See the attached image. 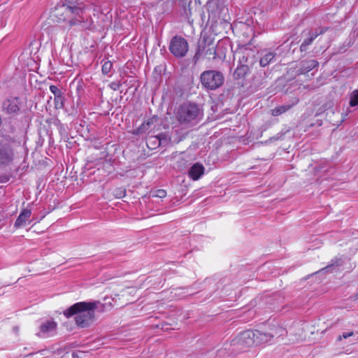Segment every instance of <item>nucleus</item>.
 Returning a JSON list of instances; mask_svg holds the SVG:
<instances>
[{
  "label": "nucleus",
  "instance_id": "obj_10",
  "mask_svg": "<svg viewBox=\"0 0 358 358\" xmlns=\"http://www.w3.org/2000/svg\"><path fill=\"white\" fill-rule=\"evenodd\" d=\"M318 64V62L315 59L303 61L301 63L300 68L296 71V73L298 75L306 74L316 68Z\"/></svg>",
  "mask_w": 358,
  "mask_h": 358
},
{
  "label": "nucleus",
  "instance_id": "obj_8",
  "mask_svg": "<svg viewBox=\"0 0 358 358\" xmlns=\"http://www.w3.org/2000/svg\"><path fill=\"white\" fill-rule=\"evenodd\" d=\"M57 324L52 319H48L42 321L36 335L41 338H48L54 336L57 331Z\"/></svg>",
  "mask_w": 358,
  "mask_h": 358
},
{
  "label": "nucleus",
  "instance_id": "obj_11",
  "mask_svg": "<svg viewBox=\"0 0 358 358\" xmlns=\"http://www.w3.org/2000/svg\"><path fill=\"white\" fill-rule=\"evenodd\" d=\"M31 211L29 209H23L15 222V227L19 228L27 225L29 222Z\"/></svg>",
  "mask_w": 358,
  "mask_h": 358
},
{
  "label": "nucleus",
  "instance_id": "obj_18",
  "mask_svg": "<svg viewBox=\"0 0 358 358\" xmlns=\"http://www.w3.org/2000/svg\"><path fill=\"white\" fill-rule=\"evenodd\" d=\"M289 108H290V106H287V105L280 106L279 107H276L275 108L273 109L271 114L273 116H278V115H281L282 113H285Z\"/></svg>",
  "mask_w": 358,
  "mask_h": 358
},
{
  "label": "nucleus",
  "instance_id": "obj_15",
  "mask_svg": "<svg viewBox=\"0 0 358 358\" xmlns=\"http://www.w3.org/2000/svg\"><path fill=\"white\" fill-rule=\"evenodd\" d=\"M276 54L273 52H268L264 54L259 60V64L262 67H266L275 60Z\"/></svg>",
  "mask_w": 358,
  "mask_h": 358
},
{
  "label": "nucleus",
  "instance_id": "obj_22",
  "mask_svg": "<svg viewBox=\"0 0 358 358\" xmlns=\"http://www.w3.org/2000/svg\"><path fill=\"white\" fill-rule=\"evenodd\" d=\"M152 197L164 198L166 196V192L164 189H159L150 192Z\"/></svg>",
  "mask_w": 358,
  "mask_h": 358
},
{
  "label": "nucleus",
  "instance_id": "obj_2",
  "mask_svg": "<svg viewBox=\"0 0 358 358\" xmlns=\"http://www.w3.org/2000/svg\"><path fill=\"white\" fill-rule=\"evenodd\" d=\"M99 302H78L64 311L67 317L75 315L76 323L80 327H89L94 321V311L99 308Z\"/></svg>",
  "mask_w": 358,
  "mask_h": 358
},
{
  "label": "nucleus",
  "instance_id": "obj_30",
  "mask_svg": "<svg viewBox=\"0 0 358 358\" xmlns=\"http://www.w3.org/2000/svg\"><path fill=\"white\" fill-rule=\"evenodd\" d=\"M55 100H56V101H57V105H59V102L61 103V101H60L59 99V100H58V99H55ZM62 106V104L60 103V106Z\"/></svg>",
  "mask_w": 358,
  "mask_h": 358
},
{
  "label": "nucleus",
  "instance_id": "obj_6",
  "mask_svg": "<svg viewBox=\"0 0 358 358\" xmlns=\"http://www.w3.org/2000/svg\"><path fill=\"white\" fill-rule=\"evenodd\" d=\"M189 45L186 39L176 36L172 38L170 45V52L176 57H183L188 51Z\"/></svg>",
  "mask_w": 358,
  "mask_h": 358
},
{
  "label": "nucleus",
  "instance_id": "obj_34",
  "mask_svg": "<svg viewBox=\"0 0 358 358\" xmlns=\"http://www.w3.org/2000/svg\"><path fill=\"white\" fill-rule=\"evenodd\" d=\"M112 85H113V90H116V87H115V85H115V84H114V83H112Z\"/></svg>",
  "mask_w": 358,
  "mask_h": 358
},
{
  "label": "nucleus",
  "instance_id": "obj_5",
  "mask_svg": "<svg viewBox=\"0 0 358 358\" xmlns=\"http://www.w3.org/2000/svg\"><path fill=\"white\" fill-rule=\"evenodd\" d=\"M202 86L210 90H215L222 85L224 78L223 74L217 71L208 70L200 76Z\"/></svg>",
  "mask_w": 358,
  "mask_h": 358
},
{
  "label": "nucleus",
  "instance_id": "obj_27",
  "mask_svg": "<svg viewBox=\"0 0 358 358\" xmlns=\"http://www.w3.org/2000/svg\"><path fill=\"white\" fill-rule=\"evenodd\" d=\"M152 139H153V140H154V142H155V143H158V144H160V140H159V138L158 137H157V136L151 137V138H150V140H152Z\"/></svg>",
  "mask_w": 358,
  "mask_h": 358
},
{
  "label": "nucleus",
  "instance_id": "obj_20",
  "mask_svg": "<svg viewBox=\"0 0 358 358\" xmlns=\"http://www.w3.org/2000/svg\"><path fill=\"white\" fill-rule=\"evenodd\" d=\"M102 62V73L105 75H108L112 70L113 64L110 61H103Z\"/></svg>",
  "mask_w": 358,
  "mask_h": 358
},
{
  "label": "nucleus",
  "instance_id": "obj_29",
  "mask_svg": "<svg viewBox=\"0 0 358 358\" xmlns=\"http://www.w3.org/2000/svg\"><path fill=\"white\" fill-rule=\"evenodd\" d=\"M55 100H56V101H57V105H59V102L61 103V101H60L59 99V100H58V99H55ZM62 106V104L60 103V106Z\"/></svg>",
  "mask_w": 358,
  "mask_h": 358
},
{
  "label": "nucleus",
  "instance_id": "obj_19",
  "mask_svg": "<svg viewBox=\"0 0 358 358\" xmlns=\"http://www.w3.org/2000/svg\"><path fill=\"white\" fill-rule=\"evenodd\" d=\"M50 92L55 95V99H59L61 101V104L62 103V93L61 90L55 85L50 86Z\"/></svg>",
  "mask_w": 358,
  "mask_h": 358
},
{
  "label": "nucleus",
  "instance_id": "obj_7",
  "mask_svg": "<svg viewBox=\"0 0 358 358\" xmlns=\"http://www.w3.org/2000/svg\"><path fill=\"white\" fill-rule=\"evenodd\" d=\"M253 330H246L238 334L232 341L231 345L238 349H244L255 345Z\"/></svg>",
  "mask_w": 358,
  "mask_h": 358
},
{
  "label": "nucleus",
  "instance_id": "obj_25",
  "mask_svg": "<svg viewBox=\"0 0 358 358\" xmlns=\"http://www.w3.org/2000/svg\"><path fill=\"white\" fill-rule=\"evenodd\" d=\"M125 195V190L124 189H120V191H118L116 194H115V196L118 198H121V197H123Z\"/></svg>",
  "mask_w": 358,
  "mask_h": 358
},
{
  "label": "nucleus",
  "instance_id": "obj_23",
  "mask_svg": "<svg viewBox=\"0 0 358 358\" xmlns=\"http://www.w3.org/2000/svg\"><path fill=\"white\" fill-rule=\"evenodd\" d=\"M328 30L327 27H320L319 29H315V31H310L308 35H310L315 39L318 36L323 34Z\"/></svg>",
  "mask_w": 358,
  "mask_h": 358
},
{
  "label": "nucleus",
  "instance_id": "obj_33",
  "mask_svg": "<svg viewBox=\"0 0 358 358\" xmlns=\"http://www.w3.org/2000/svg\"><path fill=\"white\" fill-rule=\"evenodd\" d=\"M112 85H113V90H116V87H115V85H115V84H114V83H112Z\"/></svg>",
  "mask_w": 358,
  "mask_h": 358
},
{
  "label": "nucleus",
  "instance_id": "obj_3",
  "mask_svg": "<svg viewBox=\"0 0 358 358\" xmlns=\"http://www.w3.org/2000/svg\"><path fill=\"white\" fill-rule=\"evenodd\" d=\"M180 124L187 126L196 124L201 117V113L196 104L186 103L180 106L176 113Z\"/></svg>",
  "mask_w": 358,
  "mask_h": 358
},
{
  "label": "nucleus",
  "instance_id": "obj_4",
  "mask_svg": "<svg viewBox=\"0 0 358 358\" xmlns=\"http://www.w3.org/2000/svg\"><path fill=\"white\" fill-rule=\"evenodd\" d=\"M20 145V143L13 138H6L4 142L0 143V169L11 166L15 158L14 145Z\"/></svg>",
  "mask_w": 358,
  "mask_h": 358
},
{
  "label": "nucleus",
  "instance_id": "obj_14",
  "mask_svg": "<svg viewBox=\"0 0 358 358\" xmlns=\"http://www.w3.org/2000/svg\"><path fill=\"white\" fill-rule=\"evenodd\" d=\"M204 172V167L200 164H194L189 171V176L192 179H198Z\"/></svg>",
  "mask_w": 358,
  "mask_h": 358
},
{
  "label": "nucleus",
  "instance_id": "obj_31",
  "mask_svg": "<svg viewBox=\"0 0 358 358\" xmlns=\"http://www.w3.org/2000/svg\"><path fill=\"white\" fill-rule=\"evenodd\" d=\"M243 62H247V59L245 60V56H243V58L241 59Z\"/></svg>",
  "mask_w": 358,
  "mask_h": 358
},
{
  "label": "nucleus",
  "instance_id": "obj_26",
  "mask_svg": "<svg viewBox=\"0 0 358 358\" xmlns=\"http://www.w3.org/2000/svg\"><path fill=\"white\" fill-rule=\"evenodd\" d=\"M245 69H246L245 65H243V66H241V67H239V68H238V69H236V72H238V75H240V73H239V72H243V73H244V72H245Z\"/></svg>",
  "mask_w": 358,
  "mask_h": 358
},
{
  "label": "nucleus",
  "instance_id": "obj_13",
  "mask_svg": "<svg viewBox=\"0 0 358 358\" xmlns=\"http://www.w3.org/2000/svg\"><path fill=\"white\" fill-rule=\"evenodd\" d=\"M18 103L17 98L8 99L3 103V110L8 114L17 113L20 110Z\"/></svg>",
  "mask_w": 358,
  "mask_h": 358
},
{
  "label": "nucleus",
  "instance_id": "obj_28",
  "mask_svg": "<svg viewBox=\"0 0 358 358\" xmlns=\"http://www.w3.org/2000/svg\"><path fill=\"white\" fill-rule=\"evenodd\" d=\"M45 351H43L42 352H36L35 354H34L32 355V357H36V358H40L41 357V355H42L43 354H44Z\"/></svg>",
  "mask_w": 358,
  "mask_h": 358
},
{
  "label": "nucleus",
  "instance_id": "obj_16",
  "mask_svg": "<svg viewBox=\"0 0 358 358\" xmlns=\"http://www.w3.org/2000/svg\"><path fill=\"white\" fill-rule=\"evenodd\" d=\"M353 336H354V334L352 331L343 332L342 334V335H341L338 337L337 341H340V342L345 341V342H343V343H342L343 345H345V344H348V343L353 344L357 341V339L355 338Z\"/></svg>",
  "mask_w": 358,
  "mask_h": 358
},
{
  "label": "nucleus",
  "instance_id": "obj_12",
  "mask_svg": "<svg viewBox=\"0 0 358 358\" xmlns=\"http://www.w3.org/2000/svg\"><path fill=\"white\" fill-rule=\"evenodd\" d=\"M201 54H203L204 57H207L209 59L211 58L215 59L216 57V52L214 46L208 45L206 48H203L202 50L199 48L197 52L195 54L194 59L195 61L199 59Z\"/></svg>",
  "mask_w": 358,
  "mask_h": 358
},
{
  "label": "nucleus",
  "instance_id": "obj_9",
  "mask_svg": "<svg viewBox=\"0 0 358 358\" xmlns=\"http://www.w3.org/2000/svg\"><path fill=\"white\" fill-rule=\"evenodd\" d=\"M255 334L254 343L255 345H259L269 343L272 341V336L268 332H264L259 330H253Z\"/></svg>",
  "mask_w": 358,
  "mask_h": 358
},
{
  "label": "nucleus",
  "instance_id": "obj_21",
  "mask_svg": "<svg viewBox=\"0 0 358 358\" xmlns=\"http://www.w3.org/2000/svg\"><path fill=\"white\" fill-rule=\"evenodd\" d=\"M314 40L315 39L313 38V37L309 35L308 38L304 39L303 41L302 42L300 46V50L301 52L306 51L307 50L308 46L310 45Z\"/></svg>",
  "mask_w": 358,
  "mask_h": 358
},
{
  "label": "nucleus",
  "instance_id": "obj_24",
  "mask_svg": "<svg viewBox=\"0 0 358 358\" xmlns=\"http://www.w3.org/2000/svg\"><path fill=\"white\" fill-rule=\"evenodd\" d=\"M350 105L351 106H355L358 105V90H355L350 95Z\"/></svg>",
  "mask_w": 358,
  "mask_h": 358
},
{
  "label": "nucleus",
  "instance_id": "obj_1",
  "mask_svg": "<svg viewBox=\"0 0 358 358\" xmlns=\"http://www.w3.org/2000/svg\"><path fill=\"white\" fill-rule=\"evenodd\" d=\"M52 16L58 22H66L70 27L77 26L81 29H90L93 24L91 17L80 6L59 5L53 10Z\"/></svg>",
  "mask_w": 358,
  "mask_h": 358
},
{
  "label": "nucleus",
  "instance_id": "obj_17",
  "mask_svg": "<svg viewBox=\"0 0 358 358\" xmlns=\"http://www.w3.org/2000/svg\"><path fill=\"white\" fill-rule=\"evenodd\" d=\"M269 334L272 336V339L274 338H279L284 336L286 334V330L281 326L273 325L269 331Z\"/></svg>",
  "mask_w": 358,
  "mask_h": 358
},
{
  "label": "nucleus",
  "instance_id": "obj_32",
  "mask_svg": "<svg viewBox=\"0 0 358 358\" xmlns=\"http://www.w3.org/2000/svg\"><path fill=\"white\" fill-rule=\"evenodd\" d=\"M112 85H113V90H116V87H115V85H115V84H114V83H112Z\"/></svg>",
  "mask_w": 358,
  "mask_h": 358
}]
</instances>
